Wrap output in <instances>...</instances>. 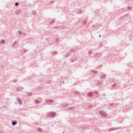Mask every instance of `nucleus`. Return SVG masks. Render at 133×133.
Returning a JSON list of instances; mask_svg holds the SVG:
<instances>
[{"instance_id": "18", "label": "nucleus", "mask_w": 133, "mask_h": 133, "mask_svg": "<svg viewBox=\"0 0 133 133\" xmlns=\"http://www.w3.org/2000/svg\"><path fill=\"white\" fill-rule=\"evenodd\" d=\"M52 54L53 55H56V54H57V52L56 51H55L53 52H52Z\"/></svg>"}, {"instance_id": "10", "label": "nucleus", "mask_w": 133, "mask_h": 133, "mask_svg": "<svg viewBox=\"0 0 133 133\" xmlns=\"http://www.w3.org/2000/svg\"><path fill=\"white\" fill-rule=\"evenodd\" d=\"M75 107H70L68 108V109L69 110H73L75 109Z\"/></svg>"}, {"instance_id": "37", "label": "nucleus", "mask_w": 133, "mask_h": 133, "mask_svg": "<svg viewBox=\"0 0 133 133\" xmlns=\"http://www.w3.org/2000/svg\"><path fill=\"white\" fill-rule=\"evenodd\" d=\"M101 83V82H98L97 83V85H100Z\"/></svg>"}, {"instance_id": "2", "label": "nucleus", "mask_w": 133, "mask_h": 133, "mask_svg": "<svg viewBox=\"0 0 133 133\" xmlns=\"http://www.w3.org/2000/svg\"><path fill=\"white\" fill-rule=\"evenodd\" d=\"M56 114L53 112H50L48 113V116L50 117H52L54 118L55 117Z\"/></svg>"}, {"instance_id": "43", "label": "nucleus", "mask_w": 133, "mask_h": 133, "mask_svg": "<svg viewBox=\"0 0 133 133\" xmlns=\"http://www.w3.org/2000/svg\"><path fill=\"white\" fill-rule=\"evenodd\" d=\"M64 133V131H63V133Z\"/></svg>"}, {"instance_id": "12", "label": "nucleus", "mask_w": 133, "mask_h": 133, "mask_svg": "<svg viewBox=\"0 0 133 133\" xmlns=\"http://www.w3.org/2000/svg\"><path fill=\"white\" fill-rule=\"evenodd\" d=\"M92 92H90L88 93V95L89 97L92 96Z\"/></svg>"}, {"instance_id": "32", "label": "nucleus", "mask_w": 133, "mask_h": 133, "mask_svg": "<svg viewBox=\"0 0 133 133\" xmlns=\"http://www.w3.org/2000/svg\"><path fill=\"white\" fill-rule=\"evenodd\" d=\"M127 8L128 10H130L131 9V7L130 6H129Z\"/></svg>"}, {"instance_id": "39", "label": "nucleus", "mask_w": 133, "mask_h": 133, "mask_svg": "<svg viewBox=\"0 0 133 133\" xmlns=\"http://www.w3.org/2000/svg\"><path fill=\"white\" fill-rule=\"evenodd\" d=\"M26 50H23V52H26Z\"/></svg>"}, {"instance_id": "11", "label": "nucleus", "mask_w": 133, "mask_h": 133, "mask_svg": "<svg viewBox=\"0 0 133 133\" xmlns=\"http://www.w3.org/2000/svg\"><path fill=\"white\" fill-rule=\"evenodd\" d=\"M101 25H99L98 24H96V25H93L92 26V27H93L94 28H98L99 26H100Z\"/></svg>"}, {"instance_id": "35", "label": "nucleus", "mask_w": 133, "mask_h": 133, "mask_svg": "<svg viewBox=\"0 0 133 133\" xmlns=\"http://www.w3.org/2000/svg\"><path fill=\"white\" fill-rule=\"evenodd\" d=\"M17 81H18V80L17 79H15V80H14V83H15V82H17Z\"/></svg>"}, {"instance_id": "3", "label": "nucleus", "mask_w": 133, "mask_h": 133, "mask_svg": "<svg viewBox=\"0 0 133 133\" xmlns=\"http://www.w3.org/2000/svg\"><path fill=\"white\" fill-rule=\"evenodd\" d=\"M119 129V128L118 127L111 128L109 129H108V130L109 131H112L116 130L118 129Z\"/></svg>"}, {"instance_id": "44", "label": "nucleus", "mask_w": 133, "mask_h": 133, "mask_svg": "<svg viewBox=\"0 0 133 133\" xmlns=\"http://www.w3.org/2000/svg\"><path fill=\"white\" fill-rule=\"evenodd\" d=\"M29 79H31V78H29Z\"/></svg>"}, {"instance_id": "16", "label": "nucleus", "mask_w": 133, "mask_h": 133, "mask_svg": "<svg viewBox=\"0 0 133 133\" xmlns=\"http://www.w3.org/2000/svg\"><path fill=\"white\" fill-rule=\"evenodd\" d=\"M37 131L39 132H42V130L41 128H38Z\"/></svg>"}, {"instance_id": "29", "label": "nucleus", "mask_w": 133, "mask_h": 133, "mask_svg": "<svg viewBox=\"0 0 133 133\" xmlns=\"http://www.w3.org/2000/svg\"><path fill=\"white\" fill-rule=\"evenodd\" d=\"M117 84L116 83H115L114 84H113L112 85V87H115L116 86Z\"/></svg>"}, {"instance_id": "5", "label": "nucleus", "mask_w": 133, "mask_h": 133, "mask_svg": "<svg viewBox=\"0 0 133 133\" xmlns=\"http://www.w3.org/2000/svg\"><path fill=\"white\" fill-rule=\"evenodd\" d=\"M106 77V75L105 74L101 75L100 77L101 79H105Z\"/></svg>"}, {"instance_id": "15", "label": "nucleus", "mask_w": 133, "mask_h": 133, "mask_svg": "<svg viewBox=\"0 0 133 133\" xmlns=\"http://www.w3.org/2000/svg\"><path fill=\"white\" fill-rule=\"evenodd\" d=\"M74 94L77 95H79L80 94V93L78 91H75L74 92Z\"/></svg>"}, {"instance_id": "28", "label": "nucleus", "mask_w": 133, "mask_h": 133, "mask_svg": "<svg viewBox=\"0 0 133 133\" xmlns=\"http://www.w3.org/2000/svg\"><path fill=\"white\" fill-rule=\"evenodd\" d=\"M35 103L36 104H39V102L38 101L36 100L35 101Z\"/></svg>"}, {"instance_id": "4", "label": "nucleus", "mask_w": 133, "mask_h": 133, "mask_svg": "<svg viewBox=\"0 0 133 133\" xmlns=\"http://www.w3.org/2000/svg\"><path fill=\"white\" fill-rule=\"evenodd\" d=\"M54 101L51 99L50 100H46L45 101V102L46 103H52L54 102Z\"/></svg>"}, {"instance_id": "27", "label": "nucleus", "mask_w": 133, "mask_h": 133, "mask_svg": "<svg viewBox=\"0 0 133 133\" xmlns=\"http://www.w3.org/2000/svg\"><path fill=\"white\" fill-rule=\"evenodd\" d=\"M75 51V50L74 49H71V51L72 52H74Z\"/></svg>"}, {"instance_id": "25", "label": "nucleus", "mask_w": 133, "mask_h": 133, "mask_svg": "<svg viewBox=\"0 0 133 133\" xmlns=\"http://www.w3.org/2000/svg\"><path fill=\"white\" fill-rule=\"evenodd\" d=\"M87 23V21H85L83 22V24L84 25H85Z\"/></svg>"}, {"instance_id": "19", "label": "nucleus", "mask_w": 133, "mask_h": 133, "mask_svg": "<svg viewBox=\"0 0 133 133\" xmlns=\"http://www.w3.org/2000/svg\"><path fill=\"white\" fill-rule=\"evenodd\" d=\"M55 23V21L54 20H52L50 22V24H52Z\"/></svg>"}, {"instance_id": "40", "label": "nucleus", "mask_w": 133, "mask_h": 133, "mask_svg": "<svg viewBox=\"0 0 133 133\" xmlns=\"http://www.w3.org/2000/svg\"><path fill=\"white\" fill-rule=\"evenodd\" d=\"M23 35H25V33H22V34Z\"/></svg>"}, {"instance_id": "42", "label": "nucleus", "mask_w": 133, "mask_h": 133, "mask_svg": "<svg viewBox=\"0 0 133 133\" xmlns=\"http://www.w3.org/2000/svg\"><path fill=\"white\" fill-rule=\"evenodd\" d=\"M15 104H17V102H16V103H15Z\"/></svg>"}, {"instance_id": "45", "label": "nucleus", "mask_w": 133, "mask_h": 133, "mask_svg": "<svg viewBox=\"0 0 133 133\" xmlns=\"http://www.w3.org/2000/svg\"><path fill=\"white\" fill-rule=\"evenodd\" d=\"M92 107V106L91 105V107Z\"/></svg>"}, {"instance_id": "9", "label": "nucleus", "mask_w": 133, "mask_h": 133, "mask_svg": "<svg viewBox=\"0 0 133 133\" xmlns=\"http://www.w3.org/2000/svg\"><path fill=\"white\" fill-rule=\"evenodd\" d=\"M77 60V58H74L73 59H72L71 60V62H76Z\"/></svg>"}, {"instance_id": "36", "label": "nucleus", "mask_w": 133, "mask_h": 133, "mask_svg": "<svg viewBox=\"0 0 133 133\" xmlns=\"http://www.w3.org/2000/svg\"><path fill=\"white\" fill-rule=\"evenodd\" d=\"M19 33L20 35H22V33L21 31H19Z\"/></svg>"}, {"instance_id": "33", "label": "nucleus", "mask_w": 133, "mask_h": 133, "mask_svg": "<svg viewBox=\"0 0 133 133\" xmlns=\"http://www.w3.org/2000/svg\"><path fill=\"white\" fill-rule=\"evenodd\" d=\"M92 53V51H89V54L90 55Z\"/></svg>"}, {"instance_id": "13", "label": "nucleus", "mask_w": 133, "mask_h": 133, "mask_svg": "<svg viewBox=\"0 0 133 133\" xmlns=\"http://www.w3.org/2000/svg\"><path fill=\"white\" fill-rule=\"evenodd\" d=\"M17 43V41H15L14 43H13L12 45V46L13 47H14L15 46V44Z\"/></svg>"}, {"instance_id": "6", "label": "nucleus", "mask_w": 133, "mask_h": 133, "mask_svg": "<svg viewBox=\"0 0 133 133\" xmlns=\"http://www.w3.org/2000/svg\"><path fill=\"white\" fill-rule=\"evenodd\" d=\"M17 101L18 102V103L20 105H21L22 104V101L21 100V99L19 98H18V99H17Z\"/></svg>"}, {"instance_id": "21", "label": "nucleus", "mask_w": 133, "mask_h": 133, "mask_svg": "<svg viewBox=\"0 0 133 133\" xmlns=\"http://www.w3.org/2000/svg\"><path fill=\"white\" fill-rule=\"evenodd\" d=\"M32 95V94L30 92H28V93L27 96H31Z\"/></svg>"}, {"instance_id": "1", "label": "nucleus", "mask_w": 133, "mask_h": 133, "mask_svg": "<svg viewBox=\"0 0 133 133\" xmlns=\"http://www.w3.org/2000/svg\"><path fill=\"white\" fill-rule=\"evenodd\" d=\"M100 114L103 117H106L107 116L106 113L103 111L100 110L99 111Z\"/></svg>"}, {"instance_id": "7", "label": "nucleus", "mask_w": 133, "mask_h": 133, "mask_svg": "<svg viewBox=\"0 0 133 133\" xmlns=\"http://www.w3.org/2000/svg\"><path fill=\"white\" fill-rule=\"evenodd\" d=\"M21 11L20 10H16V15H19L21 13Z\"/></svg>"}, {"instance_id": "26", "label": "nucleus", "mask_w": 133, "mask_h": 133, "mask_svg": "<svg viewBox=\"0 0 133 133\" xmlns=\"http://www.w3.org/2000/svg\"><path fill=\"white\" fill-rule=\"evenodd\" d=\"M59 41V39L58 38H57L55 40L56 42L58 44V42Z\"/></svg>"}, {"instance_id": "46", "label": "nucleus", "mask_w": 133, "mask_h": 133, "mask_svg": "<svg viewBox=\"0 0 133 133\" xmlns=\"http://www.w3.org/2000/svg\"><path fill=\"white\" fill-rule=\"evenodd\" d=\"M63 83H64V81H63Z\"/></svg>"}, {"instance_id": "17", "label": "nucleus", "mask_w": 133, "mask_h": 133, "mask_svg": "<svg viewBox=\"0 0 133 133\" xmlns=\"http://www.w3.org/2000/svg\"><path fill=\"white\" fill-rule=\"evenodd\" d=\"M36 12L35 11H33L32 12V14L34 15H36Z\"/></svg>"}, {"instance_id": "41", "label": "nucleus", "mask_w": 133, "mask_h": 133, "mask_svg": "<svg viewBox=\"0 0 133 133\" xmlns=\"http://www.w3.org/2000/svg\"><path fill=\"white\" fill-rule=\"evenodd\" d=\"M101 37V35H99V37Z\"/></svg>"}, {"instance_id": "34", "label": "nucleus", "mask_w": 133, "mask_h": 133, "mask_svg": "<svg viewBox=\"0 0 133 133\" xmlns=\"http://www.w3.org/2000/svg\"><path fill=\"white\" fill-rule=\"evenodd\" d=\"M94 92H95V94H96V95H98L99 94L98 92L97 91H95Z\"/></svg>"}, {"instance_id": "31", "label": "nucleus", "mask_w": 133, "mask_h": 133, "mask_svg": "<svg viewBox=\"0 0 133 133\" xmlns=\"http://www.w3.org/2000/svg\"><path fill=\"white\" fill-rule=\"evenodd\" d=\"M68 105L66 104H65V105H62V107H66V106H67Z\"/></svg>"}, {"instance_id": "38", "label": "nucleus", "mask_w": 133, "mask_h": 133, "mask_svg": "<svg viewBox=\"0 0 133 133\" xmlns=\"http://www.w3.org/2000/svg\"><path fill=\"white\" fill-rule=\"evenodd\" d=\"M106 95L105 93H103L102 95V96H106Z\"/></svg>"}, {"instance_id": "20", "label": "nucleus", "mask_w": 133, "mask_h": 133, "mask_svg": "<svg viewBox=\"0 0 133 133\" xmlns=\"http://www.w3.org/2000/svg\"><path fill=\"white\" fill-rule=\"evenodd\" d=\"M82 11L81 9H80L79 10V11L78 12V14H81L82 13Z\"/></svg>"}, {"instance_id": "8", "label": "nucleus", "mask_w": 133, "mask_h": 133, "mask_svg": "<svg viewBox=\"0 0 133 133\" xmlns=\"http://www.w3.org/2000/svg\"><path fill=\"white\" fill-rule=\"evenodd\" d=\"M17 123V122L16 121H12V124L13 125H16Z\"/></svg>"}, {"instance_id": "30", "label": "nucleus", "mask_w": 133, "mask_h": 133, "mask_svg": "<svg viewBox=\"0 0 133 133\" xmlns=\"http://www.w3.org/2000/svg\"><path fill=\"white\" fill-rule=\"evenodd\" d=\"M19 5V3H17V2H16L15 4V6H17L18 5Z\"/></svg>"}, {"instance_id": "23", "label": "nucleus", "mask_w": 133, "mask_h": 133, "mask_svg": "<svg viewBox=\"0 0 133 133\" xmlns=\"http://www.w3.org/2000/svg\"><path fill=\"white\" fill-rule=\"evenodd\" d=\"M70 55V53H67L66 55V56H65L66 57H68V56H69Z\"/></svg>"}, {"instance_id": "24", "label": "nucleus", "mask_w": 133, "mask_h": 133, "mask_svg": "<svg viewBox=\"0 0 133 133\" xmlns=\"http://www.w3.org/2000/svg\"><path fill=\"white\" fill-rule=\"evenodd\" d=\"M21 89L22 88L21 87H18L17 89V90L18 91H19L21 90Z\"/></svg>"}, {"instance_id": "22", "label": "nucleus", "mask_w": 133, "mask_h": 133, "mask_svg": "<svg viewBox=\"0 0 133 133\" xmlns=\"http://www.w3.org/2000/svg\"><path fill=\"white\" fill-rule=\"evenodd\" d=\"M92 72L94 74H96L97 73V71L94 70L92 71Z\"/></svg>"}, {"instance_id": "14", "label": "nucleus", "mask_w": 133, "mask_h": 133, "mask_svg": "<svg viewBox=\"0 0 133 133\" xmlns=\"http://www.w3.org/2000/svg\"><path fill=\"white\" fill-rule=\"evenodd\" d=\"M5 42V41L4 40H2L0 41V44H4Z\"/></svg>"}]
</instances>
